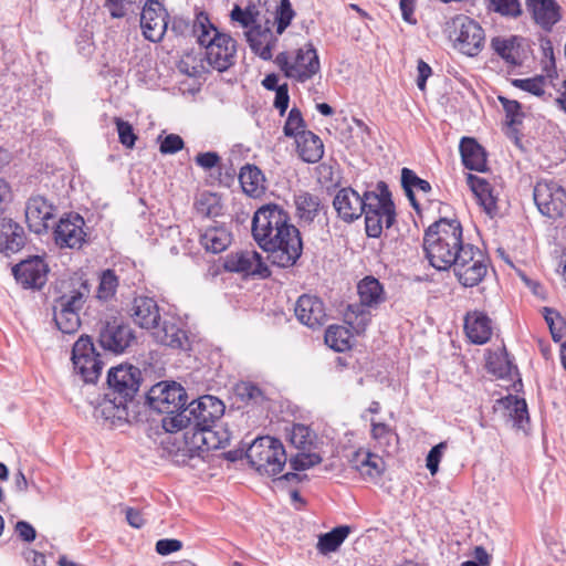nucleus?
<instances>
[{
	"instance_id": "f257e3e1",
	"label": "nucleus",
	"mask_w": 566,
	"mask_h": 566,
	"mask_svg": "<svg viewBox=\"0 0 566 566\" xmlns=\"http://www.w3.org/2000/svg\"><path fill=\"white\" fill-rule=\"evenodd\" d=\"M467 244L463 243L462 226L457 219L442 218L424 232L423 250L429 263L439 271L449 270Z\"/></svg>"
},
{
	"instance_id": "f03ea898",
	"label": "nucleus",
	"mask_w": 566,
	"mask_h": 566,
	"mask_svg": "<svg viewBox=\"0 0 566 566\" xmlns=\"http://www.w3.org/2000/svg\"><path fill=\"white\" fill-rule=\"evenodd\" d=\"M61 295L54 300L53 319L59 331L74 334L81 326L80 311L91 295V284L82 275H75L61 284Z\"/></svg>"
},
{
	"instance_id": "7ed1b4c3",
	"label": "nucleus",
	"mask_w": 566,
	"mask_h": 566,
	"mask_svg": "<svg viewBox=\"0 0 566 566\" xmlns=\"http://www.w3.org/2000/svg\"><path fill=\"white\" fill-rule=\"evenodd\" d=\"M224 403L214 396H202L188 403L187 408L175 416L163 418V428L167 432H176L191 427L193 432H203L224 413Z\"/></svg>"
},
{
	"instance_id": "20e7f679",
	"label": "nucleus",
	"mask_w": 566,
	"mask_h": 566,
	"mask_svg": "<svg viewBox=\"0 0 566 566\" xmlns=\"http://www.w3.org/2000/svg\"><path fill=\"white\" fill-rule=\"evenodd\" d=\"M292 231H298V229L291 223L289 212L279 205L262 206L253 216L252 235L261 249L273 247L272 242L291 235Z\"/></svg>"
},
{
	"instance_id": "39448f33",
	"label": "nucleus",
	"mask_w": 566,
	"mask_h": 566,
	"mask_svg": "<svg viewBox=\"0 0 566 566\" xmlns=\"http://www.w3.org/2000/svg\"><path fill=\"white\" fill-rule=\"evenodd\" d=\"M207 22L208 19L203 18ZM198 43L205 50L208 65L218 72H224L235 63L237 42L229 34L220 32L211 23L200 22Z\"/></svg>"
},
{
	"instance_id": "423d86ee",
	"label": "nucleus",
	"mask_w": 566,
	"mask_h": 566,
	"mask_svg": "<svg viewBox=\"0 0 566 566\" xmlns=\"http://www.w3.org/2000/svg\"><path fill=\"white\" fill-rule=\"evenodd\" d=\"M247 459L255 471L268 476L281 473L287 461L282 442L269 436L258 438L250 444Z\"/></svg>"
},
{
	"instance_id": "0eeeda50",
	"label": "nucleus",
	"mask_w": 566,
	"mask_h": 566,
	"mask_svg": "<svg viewBox=\"0 0 566 566\" xmlns=\"http://www.w3.org/2000/svg\"><path fill=\"white\" fill-rule=\"evenodd\" d=\"M274 62L286 77L301 83L311 80L321 70L319 59L312 43L293 52L279 53Z\"/></svg>"
},
{
	"instance_id": "6e6552de",
	"label": "nucleus",
	"mask_w": 566,
	"mask_h": 566,
	"mask_svg": "<svg viewBox=\"0 0 566 566\" xmlns=\"http://www.w3.org/2000/svg\"><path fill=\"white\" fill-rule=\"evenodd\" d=\"M360 304L349 305L345 314V322L360 334L366 329L370 321V313L365 307H376L385 301L384 290L380 282L367 276L357 286Z\"/></svg>"
},
{
	"instance_id": "1a4fd4ad",
	"label": "nucleus",
	"mask_w": 566,
	"mask_h": 566,
	"mask_svg": "<svg viewBox=\"0 0 566 566\" xmlns=\"http://www.w3.org/2000/svg\"><path fill=\"white\" fill-rule=\"evenodd\" d=\"M148 406L165 417L175 416L187 408L186 389L175 381H160L154 385L146 395Z\"/></svg>"
},
{
	"instance_id": "9d476101",
	"label": "nucleus",
	"mask_w": 566,
	"mask_h": 566,
	"mask_svg": "<svg viewBox=\"0 0 566 566\" xmlns=\"http://www.w3.org/2000/svg\"><path fill=\"white\" fill-rule=\"evenodd\" d=\"M450 38L454 48L468 56H476L484 46L485 34L482 27L468 15L460 14L451 21Z\"/></svg>"
},
{
	"instance_id": "9b49d317",
	"label": "nucleus",
	"mask_w": 566,
	"mask_h": 566,
	"mask_svg": "<svg viewBox=\"0 0 566 566\" xmlns=\"http://www.w3.org/2000/svg\"><path fill=\"white\" fill-rule=\"evenodd\" d=\"M142 382V371L133 365H119L108 371L107 384L113 390L112 402L117 408H125L135 397Z\"/></svg>"
},
{
	"instance_id": "f8f14e48",
	"label": "nucleus",
	"mask_w": 566,
	"mask_h": 566,
	"mask_svg": "<svg viewBox=\"0 0 566 566\" xmlns=\"http://www.w3.org/2000/svg\"><path fill=\"white\" fill-rule=\"evenodd\" d=\"M136 340L133 328L119 317H107L99 322L98 344L113 354H123Z\"/></svg>"
},
{
	"instance_id": "ddd939ff",
	"label": "nucleus",
	"mask_w": 566,
	"mask_h": 566,
	"mask_svg": "<svg viewBox=\"0 0 566 566\" xmlns=\"http://www.w3.org/2000/svg\"><path fill=\"white\" fill-rule=\"evenodd\" d=\"M458 281L465 287L478 285L486 275V259L479 248L468 243L452 264Z\"/></svg>"
},
{
	"instance_id": "4468645a",
	"label": "nucleus",
	"mask_w": 566,
	"mask_h": 566,
	"mask_svg": "<svg viewBox=\"0 0 566 566\" xmlns=\"http://www.w3.org/2000/svg\"><path fill=\"white\" fill-rule=\"evenodd\" d=\"M72 361L74 369L82 376L85 382H95L103 368L101 355L96 352L93 339L88 335H82L72 348Z\"/></svg>"
},
{
	"instance_id": "2eb2a0df",
	"label": "nucleus",
	"mask_w": 566,
	"mask_h": 566,
	"mask_svg": "<svg viewBox=\"0 0 566 566\" xmlns=\"http://www.w3.org/2000/svg\"><path fill=\"white\" fill-rule=\"evenodd\" d=\"M534 201L539 212L551 219L560 218L566 210V190L556 181L542 180L534 187Z\"/></svg>"
},
{
	"instance_id": "dca6fc26",
	"label": "nucleus",
	"mask_w": 566,
	"mask_h": 566,
	"mask_svg": "<svg viewBox=\"0 0 566 566\" xmlns=\"http://www.w3.org/2000/svg\"><path fill=\"white\" fill-rule=\"evenodd\" d=\"M291 235L272 242L274 247L262 249L268 253V260L275 266L286 269L296 264L303 252L301 232L292 231Z\"/></svg>"
},
{
	"instance_id": "f3484780",
	"label": "nucleus",
	"mask_w": 566,
	"mask_h": 566,
	"mask_svg": "<svg viewBox=\"0 0 566 566\" xmlns=\"http://www.w3.org/2000/svg\"><path fill=\"white\" fill-rule=\"evenodd\" d=\"M140 27L144 36L151 42L163 40L168 30V13L157 0H148L140 14Z\"/></svg>"
},
{
	"instance_id": "a211bd4d",
	"label": "nucleus",
	"mask_w": 566,
	"mask_h": 566,
	"mask_svg": "<svg viewBox=\"0 0 566 566\" xmlns=\"http://www.w3.org/2000/svg\"><path fill=\"white\" fill-rule=\"evenodd\" d=\"M85 221L80 214L61 218L54 229V241L60 248L81 249L85 242Z\"/></svg>"
},
{
	"instance_id": "6ab92c4d",
	"label": "nucleus",
	"mask_w": 566,
	"mask_h": 566,
	"mask_svg": "<svg viewBox=\"0 0 566 566\" xmlns=\"http://www.w3.org/2000/svg\"><path fill=\"white\" fill-rule=\"evenodd\" d=\"M360 199L364 212L378 211L385 214V226L387 229L395 223V205L391 200V193L384 181L377 184V191H365Z\"/></svg>"
},
{
	"instance_id": "aec40b11",
	"label": "nucleus",
	"mask_w": 566,
	"mask_h": 566,
	"mask_svg": "<svg viewBox=\"0 0 566 566\" xmlns=\"http://www.w3.org/2000/svg\"><path fill=\"white\" fill-rule=\"evenodd\" d=\"M15 280L25 289H41L48 281V264L40 258L21 261L12 268Z\"/></svg>"
},
{
	"instance_id": "412c9836",
	"label": "nucleus",
	"mask_w": 566,
	"mask_h": 566,
	"mask_svg": "<svg viewBox=\"0 0 566 566\" xmlns=\"http://www.w3.org/2000/svg\"><path fill=\"white\" fill-rule=\"evenodd\" d=\"M224 268L229 272H240L247 275H259L268 277L271 272L268 265L262 261V256L256 251H240L227 256Z\"/></svg>"
},
{
	"instance_id": "4be33fe9",
	"label": "nucleus",
	"mask_w": 566,
	"mask_h": 566,
	"mask_svg": "<svg viewBox=\"0 0 566 566\" xmlns=\"http://www.w3.org/2000/svg\"><path fill=\"white\" fill-rule=\"evenodd\" d=\"M55 207L42 196L29 198L25 206V221L29 229L41 234L49 229V221L54 217Z\"/></svg>"
},
{
	"instance_id": "5701e85b",
	"label": "nucleus",
	"mask_w": 566,
	"mask_h": 566,
	"mask_svg": "<svg viewBox=\"0 0 566 566\" xmlns=\"http://www.w3.org/2000/svg\"><path fill=\"white\" fill-rule=\"evenodd\" d=\"M294 313L298 322L310 328L321 327L327 321L323 301L314 295H301L296 301Z\"/></svg>"
},
{
	"instance_id": "b1692460",
	"label": "nucleus",
	"mask_w": 566,
	"mask_h": 566,
	"mask_svg": "<svg viewBox=\"0 0 566 566\" xmlns=\"http://www.w3.org/2000/svg\"><path fill=\"white\" fill-rule=\"evenodd\" d=\"M247 41L251 50L264 61L272 59V50L277 41L271 29L270 20H266L265 25H254L245 33Z\"/></svg>"
},
{
	"instance_id": "393cba45",
	"label": "nucleus",
	"mask_w": 566,
	"mask_h": 566,
	"mask_svg": "<svg viewBox=\"0 0 566 566\" xmlns=\"http://www.w3.org/2000/svg\"><path fill=\"white\" fill-rule=\"evenodd\" d=\"M333 206L338 217L347 223L357 220L364 213L360 195L349 187L337 191Z\"/></svg>"
},
{
	"instance_id": "a878e982",
	"label": "nucleus",
	"mask_w": 566,
	"mask_h": 566,
	"mask_svg": "<svg viewBox=\"0 0 566 566\" xmlns=\"http://www.w3.org/2000/svg\"><path fill=\"white\" fill-rule=\"evenodd\" d=\"M525 4L535 23L545 31H551L562 19L560 7L555 0H526Z\"/></svg>"
},
{
	"instance_id": "bb28decb",
	"label": "nucleus",
	"mask_w": 566,
	"mask_h": 566,
	"mask_svg": "<svg viewBox=\"0 0 566 566\" xmlns=\"http://www.w3.org/2000/svg\"><path fill=\"white\" fill-rule=\"evenodd\" d=\"M130 315L134 322L143 328H156L159 325V307L156 301L151 297H135L130 310Z\"/></svg>"
},
{
	"instance_id": "cd10ccee",
	"label": "nucleus",
	"mask_w": 566,
	"mask_h": 566,
	"mask_svg": "<svg viewBox=\"0 0 566 566\" xmlns=\"http://www.w3.org/2000/svg\"><path fill=\"white\" fill-rule=\"evenodd\" d=\"M295 216L301 224H311L323 210L321 198L308 191L294 195Z\"/></svg>"
},
{
	"instance_id": "c85d7f7f",
	"label": "nucleus",
	"mask_w": 566,
	"mask_h": 566,
	"mask_svg": "<svg viewBox=\"0 0 566 566\" xmlns=\"http://www.w3.org/2000/svg\"><path fill=\"white\" fill-rule=\"evenodd\" d=\"M460 154L465 168L476 171L486 170V153L472 137H463L460 142Z\"/></svg>"
},
{
	"instance_id": "c756f323",
	"label": "nucleus",
	"mask_w": 566,
	"mask_h": 566,
	"mask_svg": "<svg viewBox=\"0 0 566 566\" xmlns=\"http://www.w3.org/2000/svg\"><path fill=\"white\" fill-rule=\"evenodd\" d=\"M296 149L303 161L314 164L324 155L322 139L311 130L303 129L297 134Z\"/></svg>"
},
{
	"instance_id": "7c9ffc66",
	"label": "nucleus",
	"mask_w": 566,
	"mask_h": 566,
	"mask_svg": "<svg viewBox=\"0 0 566 566\" xmlns=\"http://www.w3.org/2000/svg\"><path fill=\"white\" fill-rule=\"evenodd\" d=\"M464 329L472 343L484 344L492 335L491 319L481 312L468 314L464 319Z\"/></svg>"
},
{
	"instance_id": "2f4dec72",
	"label": "nucleus",
	"mask_w": 566,
	"mask_h": 566,
	"mask_svg": "<svg viewBox=\"0 0 566 566\" xmlns=\"http://www.w3.org/2000/svg\"><path fill=\"white\" fill-rule=\"evenodd\" d=\"M231 241L232 235L223 224L210 226L200 234V244L216 254L224 251Z\"/></svg>"
},
{
	"instance_id": "473e14b6",
	"label": "nucleus",
	"mask_w": 566,
	"mask_h": 566,
	"mask_svg": "<svg viewBox=\"0 0 566 566\" xmlns=\"http://www.w3.org/2000/svg\"><path fill=\"white\" fill-rule=\"evenodd\" d=\"M239 181L243 191L250 197H259L265 190V178L260 168L247 164L239 174Z\"/></svg>"
},
{
	"instance_id": "72a5a7b5",
	"label": "nucleus",
	"mask_w": 566,
	"mask_h": 566,
	"mask_svg": "<svg viewBox=\"0 0 566 566\" xmlns=\"http://www.w3.org/2000/svg\"><path fill=\"white\" fill-rule=\"evenodd\" d=\"M468 184L478 198L479 203L483 207L488 214H492L496 210V197L488 180L474 175H468Z\"/></svg>"
},
{
	"instance_id": "f704fd0d",
	"label": "nucleus",
	"mask_w": 566,
	"mask_h": 566,
	"mask_svg": "<svg viewBox=\"0 0 566 566\" xmlns=\"http://www.w3.org/2000/svg\"><path fill=\"white\" fill-rule=\"evenodd\" d=\"M216 427H210L203 432H193L192 442L201 449L214 450L226 448L230 442V432L227 429L214 430Z\"/></svg>"
},
{
	"instance_id": "c9c22d12",
	"label": "nucleus",
	"mask_w": 566,
	"mask_h": 566,
	"mask_svg": "<svg viewBox=\"0 0 566 566\" xmlns=\"http://www.w3.org/2000/svg\"><path fill=\"white\" fill-rule=\"evenodd\" d=\"M202 49L200 46L199 51H190L182 55L177 65L180 73L190 77H200L209 71L210 66Z\"/></svg>"
},
{
	"instance_id": "e433bc0d",
	"label": "nucleus",
	"mask_w": 566,
	"mask_h": 566,
	"mask_svg": "<svg viewBox=\"0 0 566 566\" xmlns=\"http://www.w3.org/2000/svg\"><path fill=\"white\" fill-rule=\"evenodd\" d=\"M497 406L506 410V415L515 427L524 429L525 423L530 420L525 399L509 395L497 400Z\"/></svg>"
},
{
	"instance_id": "4c0bfd02",
	"label": "nucleus",
	"mask_w": 566,
	"mask_h": 566,
	"mask_svg": "<svg viewBox=\"0 0 566 566\" xmlns=\"http://www.w3.org/2000/svg\"><path fill=\"white\" fill-rule=\"evenodd\" d=\"M290 441L300 452L316 451L319 443L317 434L308 426L302 423L293 424Z\"/></svg>"
},
{
	"instance_id": "58836bf2",
	"label": "nucleus",
	"mask_w": 566,
	"mask_h": 566,
	"mask_svg": "<svg viewBox=\"0 0 566 566\" xmlns=\"http://www.w3.org/2000/svg\"><path fill=\"white\" fill-rule=\"evenodd\" d=\"M155 337L158 343L171 348H184L188 340L186 333L170 322H164L155 332Z\"/></svg>"
},
{
	"instance_id": "ea45409f",
	"label": "nucleus",
	"mask_w": 566,
	"mask_h": 566,
	"mask_svg": "<svg viewBox=\"0 0 566 566\" xmlns=\"http://www.w3.org/2000/svg\"><path fill=\"white\" fill-rule=\"evenodd\" d=\"M499 101L505 111L507 135L509 137L514 138L517 143L520 140L517 126L522 124L524 117V114L521 111V104L517 101L509 99L503 96H499Z\"/></svg>"
},
{
	"instance_id": "a19ab883",
	"label": "nucleus",
	"mask_w": 566,
	"mask_h": 566,
	"mask_svg": "<svg viewBox=\"0 0 566 566\" xmlns=\"http://www.w3.org/2000/svg\"><path fill=\"white\" fill-rule=\"evenodd\" d=\"M350 533V527L347 525H340L333 528L331 532L319 535L317 542V551L326 555L332 552H336L346 537Z\"/></svg>"
},
{
	"instance_id": "79ce46f5",
	"label": "nucleus",
	"mask_w": 566,
	"mask_h": 566,
	"mask_svg": "<svg viewBox=\"0 0 566 566\" xmlns=\"http://www.w3.org/2000/svg\"><path fill=\"white\" fill-rule=\"evenodd\" d=\"M518 46L516 36L509 39L495 36L491 40V48L505 60V62L514 66L520 64Z\"/></svg>"
},
{
	"instance_id": "37998d69",
	"label": "nucleus",
	"mask_w": 566,
	"mask_h": 566,
	"mask_svg": "<svg viewBox=\"0 0 566 566\" xmlns=\"http://www.w3.org/2000/svg\"><path fill=\"white\" fill-rule=\"evenodd\" d=\"M350 331L340 325H331L325 332V344L335 352H345L350 347Z\"/></svg>"
},
{
	"instance_id": "c03bdc74",
	"label": "nucleus",
	"mask_w": 566,
	"mask_h": 566,
	"mask_svg": "<svg viewBox=\"0 0 566 566\" xmlns=\"http://www.w3.org/2000/svg\"><path fill=\"white\" fill-rule=\"evenodd\" d=\"M2 234L6 237V249L12 252L18 251L24 244L23 230L11 220L3 219L1 222Z\"/></svg>"
},
{
	"instance_id": "a18cd8bd",
	"label": "nucleus",
	"mask_w": 566,
	"mask_h": 566,
	"mask_svg": "<svg viewBox=\"0 0 566 566\" xmlns=\"http://www.w3.org/2000/svg\"><path fill=\"white\" fill-rule=\"evenodd\" d=\"M488 9L503 17L518 18L522 14V6L520 0H485Z\"/></svg>"
},
{
	"instance_id": "49530a36",
	"label": "nucleus",
	"mask_w": 566,
	"mask_h": 566,
	"mask_svg": "<svg viewBox=\"0 0 566 566\" xmlns=\"http://www.w3.org/2000/svg\"><path fill=\"white\" fill-rule=\"evenodd\" d=\"M118 279L113 270H105L99 277L96 297L101 301L112 298L117 290Z\"/></svg>"
},
{
	"instance_id": "de8ad7c7",
	"label": "nucleus",
	"mask_w": 566,
	"mask_h": 566,
	"mask_svg": "<svg viewBox=\"0 0 566 566\" xmlns=\"http://www.w3.org/2000/svg\"><path fill=\"white\" fill-rule=\"evenodd\" d=\"M235 396L245 403H260L263 401L262 390L254 384L242 381L234 388Z\"/></svg>"
},
{
	"instance_id": "09e8293b",
	"label": "nucleus",
	"mask_w": 566,
	"mask_h": 566,
	"mask_svg": "<svg viewBox=\"0 0 566 566\" xmlns=\"http://www.w3.org/2000/svg\"><path fill=\"white\" fill-rule=\"evenodd\" d=\"M543 315L545 318V322L547 323L552 337L555 342L562 340L564 337V332L566 329V324L564 318L560 316V314L549 307L543 308Z\"/></svg>"
},
{
	"instance_id": "8fccbe9b",
	"label": "nucleus",
	"mask_w": 566,
	"mask_h": 566,
	"mask_svg": "<svg viewBox=\"0 0 566 566\" xmlns=\"http://www.w3.org/2000/svg\"><path fill=\"white\" fill-rule=\"evenodd\" d=\"M322 457L316 451L298 452L290 459V467L293 471H305L322 462Z\"/></svg>"
},
{
	"instance_id": "3c124183",
	"label": "nucleus",
	"mask_w": 566,
	"mask_h": 566,
	"mask_svg": "<svg viewBox=\"0 0 566 566\" xmlns=\"http://www.w3.org/2000/svg\"><path fill=\"white\" fill-rule=\"evenodd\" d=\"M545 77L543 75L531 78H513L512 85L536 96L544 94Z\"/></svg>"
},
{
	"instance_id": "603ef678",
	"label": "nucleus",
	"mask_w": 566,
	"mask_h": 566,
	"mask_svg": "<svg viewBox=\"0 0 566 566\" xmlns=\"http://www.w3.org/2000/svg\"><path fill=\"white\" fill-rule=\"evenodd\" d=\"M365 214L366 233L370 238H379L385 226V214L382 212L368 211Z\"/></svg>"
},
{
	"instance_id": "864d4df0",
	"label": "nucleus",
	"mask_w": 566,
	"mask_h": 566,
	"mask_svg": "<svg viewBox=\"0 0 566 566\" xmlns=\"http://www.w3.org/2000/svg\"><path fill=\"white\" fill-rule=\"evenodd\" d=\"M304 119L302 113L297 108H292L289 113L287 119L284 125V135L287 137H294L297 140V134L304 129Z\"/></svg>"
},
{
	"instance_id": "5fc2aeb1",
	"label": "nucleus",
	"mask_w": 566,
	"mask_h": 566,
	"mask_svg": "<svg viewBox=\"0 0 566 566\" xmlns=\"http://www.w3.org/2000/svg\"><path fill=\"white\" fill-rule=\"evenodd\" d=\"M401 186L402 188L409 187L412 190L416 188L424 193H428L431 190L430 184L427 180L419 178L415 171L409 168H402L401 170Z\"/></svg>"
},
{
	"instance_id": "6e6d98bb",
	"label": "nucleus",
	"mask_w": 566,
	"mask_h": 566,
	"mask_svg": "<svg viewBox=\"0 0 566 566\" xmlns=\"http://www.w3.org/2000/svg\"><path fill=\"white\" fill-rule=\"evenodd\" d=\"M114 120L117 127L120 144L127 148H133L137 139L133 126L128 122H125L119 117H115Z\"/></svg>"
},
{
	"instance_id": "4d7b16f0",
	"label": "nucleus",
	"mask_w": 566,
	"mask_h": 566,
	"mask_svg": "<svg viewBox=\"0 0 566 566\" xmlns=\"http://www.w3.org/2000/svg\"><path fill=\"white\" fill-rule=\"evenodd\" d=\"M365 471L363 476L371 481L376 480L382 473L385 467L382 459L374 453L369 452V459L365 462Z\"/></svg>"
},
{
	"instance_id": "13d9d810",
	"label": "nucleus",
	"mask_w": 566,
	"mask_h": 566,
	"mask_svg": "<svg viewBox=\"0 0 566 566\" xmlns=\"http://www.w3.org/2000/svg\"><path fill=\"white\" fill-rule=\"evenodd\" d=\"M199 22H202L199 20ZM170 31L176 36H184L190 32H193L197 36L200 33V23L190 24V22L184 18H174L171 21Z\"/></svg>"
},
{
	"instance_id": "bf43d9fd",
	"label": "nucleus",
	"mask_w": 566,
	"mask_h": 566,
	"mask_svg": "<svg viewBox=\"0 0 566 566\" xmlns=\"http://www.w3.org/2000/svg\"><path fill=\"white\" fill-rule=\"evenodd\" d=\"M447 449V442H440L434 446L427 455V469L430 471L432 475H434L439 470V463L443 455L444 450Z\"/></svg>"
},
{
	"instance_id": "052dcab7",
	"label": "nucleus",
	"mask_w": 566,
	"mask_h": 566,
	"mask_svg": "<svg viewBox=\"0 0 566 566\" xmlns=\"http://www.w3.org/2000/svg\"><path fill=\"white\" fill-rule=\"evenodd\" d=\"M184 146V140L179 135L169 134L161 142L159 150L161 154H175L181 150Z\"/></svg>"
},
{
	"instance_id": "680f3d73",
	"label": "nucleus",
	"mask_w": 566,
	"mask_h": 566,
	"mask_svg": "<svg viewBox=\"0 0 566 566\" xmlns=\"http://www.w3.org/2000/svg\"><path fill=\"white\" fill-rule=\"evenodd\" d=\"M197 210L205 217H213L219 214L220 207L214 196H208L199 200Z\"/></svg>"
},
{
	"instance_id": "e2e57ef3",
	"label": "nucleus",
	"mask_w": 566,
	"mask_h": 566,
	"mask_svg": "<svg viewBox=\"0 0 566 566\" xmlns=\"http://www.w3.org/2000/svg\"><path fill=\"white\" fill-rule=\"evenodd\" d=\"M132 4L130 0H105V8L109 11L112 18L118 19L126 15L127 6Z\"/></svg>"
},
{
	"instance_id": "0e129e2a",
	"label": "nucleus",
	"mask_w": 566,
	"mask_h": 566,
	"mask_svg": "<svg viewBox=\"0 0 566 566\" xmlns=\"http://www.w3.org/2000/svg\"><path fill=\"white\" fill-rule=\"evenodd\" d=\"M181 548H182V543L179 539H175V538L159 539L156 543V552L163 556L178 552Z\"/></svg>"
},
{
	"instance_id": "69168bd1",
	"label": "nucleus",
	"mask_w": 566,
	"mask_h": 566,
	"mask_svg": "<svg viewBox=\"0 0 566 566\" xmlns=\"http://www.w3.org/2000/svg\"><path fill=\"white\" fill-rule=\"evenodd\" d=\"M295 12L293 9H279L276 10L275 22H276V32L277 34H282L285 29L290 25L292 19L294 18Z\"/></svg>"
},
{
	"instance_id": "338daca9",
	"label": "nucleus",
	"mask_w": 566,
	"mask_h": 566,
	"mask_svg": "<svg viewBox=\"0 0 566 566\" xmlns=\"http://www.w3.org/2000/svg\"><path fill=\"white\" fill-rule=\"evenodd\" d=\"M195 161L201 168L209 170L218 166L220 156L216 151L200 153L196 156Z\"/></svg>"
},
{
	"instance_id": "774afa93",
	"label": "nucleus",
	"mask_w": 566,
	"mask_h": 566,
	"mask_svg": "<svg viewBox=\"0 0 566 566\" xmlns=\"http://www.w3.org/2000/svg\"><path fill=\"white\" fill-rule=\"evenodd\" d=\"M289 87L287 84L280 85L275 91V99L274 106L280 111L281 115H283L289 106Z\"/></svg>"
}]
</instances>
